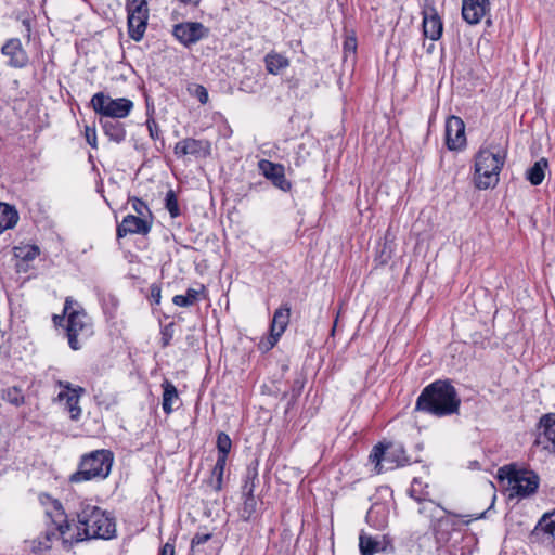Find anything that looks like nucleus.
Wrapping results in <instances>:
<instances>
[{
  "instance_id": "obj_33",
  "label": "nucleus",
  "mask_w": 555,
  "mask_h": 555,
  "mask_svg": "<svg viewBox=\"0 0 555 555\" xmlns=\"http://www.w3.org/2000/svg\"><path fill=\"white\" fill-rule=\"evenodd\" d=\"M258 482V469L256 466H248L242 486L243 494H254L256 485Z\"/></svg>"
},
{
  "instance_id": "obj_46",
  "label": "nucleus",
  "mask_w": 555,
  "mask_h": 555,
  "mask_svg": "<svg viewBox=\"0 0 555 555\" xmlns=\"http://www.w3.org/2000/svg\"><path fill=\"white\" fill-rule=\"evenodd\" d=\"M146 125H147V128H149L150 135L153 139L157 138L158 134H159V127L156 124V121L154 119H147Z\"/></svg>"
},
{
  "instance_id": "obj_16",
  "label": "nucleus",
  "mask_w": 555,
  "mask_h": 555,
  "mask_svg": "<svg viewBox=\"0 0 555 555\" xmlns=\"http://www.w3.org/2000/svg\"><path fill=\"white\" fill-rule=\"evenodd\" d=\"M531 539L540 540L555 548V509L541 517L531 533Z\"/></svg>"
},
{
  "instance_id": "obj_49",
  "label": "nucleus",
  "mask_w": 555,
  "mask_h": 555,
  "mask_svg": "<svg viewBox=\"0 0 555 555\" xmlns=\"http://www.w3.org/2000/svg\"><path fill=\"white\" fill-rule=\"evenodd\" d=\"M87 142L92 146V147H96V135H95V132L92 133V135H90L89 133H87Z\"/></svg>"
},
{
  "instance_id": "obj_13",
  "label": "nucleus",
  "mask_w": 555,
  "mask_h": 555,
  "mask_svg": "<svg viewBox=\"0 0 555 555\" xmlns=\"http://www.w3.org/2000/svg\"><path fill=\"white\" fill-rule=\"evenodd\" d=\"M211 145L207 140L186 138L176 143L173 153L177 157L192 155L195 157H207L210 155Z\"/></svg>"
},
{
  "instance_id": "obj_43",
  "label": "nucleus",
  "mask_w": 555,
  "mask_h": 555,
  "mask_svg": "<svg viewBox=\"0 0 555 555\" xmlns=\"http://www.w3.org/2000/svg\"><path fill=\"white\" fill-rule=\"evenodd\" d=\"M211 539V533H201V532H197L193 538H192V541H191V550L193 552L196 551V548L208 542L209 540Z\"/></svg>"
},
{
  "instance_id": "obj_40",
  "label": "nucleus",
  "mask_w": 555,
  "mask_h": 555,
  "mask_svg": "<svg viewBox=\"0 0 555 555\" xmlns=\"http://www.w3.org/2000/svg\"><path fill=\"white\" fill-rule=\"evenodd\" d=\"M130 201L132 209L138 214L137 217L146 218V215L151 216V211L145 202L138 197H132Z\"/></svg>"
},
{
  "instance_id": "obj_5",
  "label": "nucleus",
  "mask_w": 555,
  "mask_h": 555,
  "mask_svg": "<svg viewBox=\"0 0 555 555\" xmlns=\"http://www.w3.org/2000/svg\"><path fill=\"white\" fill-rule=\"evenodd\" d=\"M499 477L507 479L512 491L519 498H527L537 492L540 478L533 470L519 468L516 464L499 468Z\"/></svg>"
},
{
  "instance_id": "obj_8",
  "label": "nucleus",
  "mask_w": 555,
  "mask_h": 555,
  "mask_svg": "<svg viewBox=\"0 0 555 555\" xmlns=\"http://www.w3.org/2000/svg\"><path fill=\"white\" fill-rule=\"evenodd\" d=\"M127 23L129 37L139 42L142 40L149 20V7L146 0H127Z\"/></svg>"
},
{
  "instance_id": "obj_27",
  "label": "nucleus",
  "mask_w": 555,
  "mask_h": 555,
  "mask_svg": "<svg viewBox=\"0 0 555 555\" xmlns=\"http://www.w3.org/2000/svg\"><path fill=\"white\" fill-rule=\"evenodd\" d=\"M18 221V212L9 204L0 203V234L16 225Z\"/></svg>"
},
{
  "instance_id": "obj_51",
  "label": "nucleus",
  "mask_w": 555,
  "mask_h": 555,
  "mask_svg": "<svg viewBox=\"0 0 555 555\" xmlns=\"http://www.w3.org/2000/svg\"><path fill=\"white\" fill-rule=\"evenodd\" d=\"M68 304H69V301H68V299H67V300L65 301V308H64V309H65V311H67V310H68Z\"/></svg>"
},
{
  "instance_id": "obj_30",
  "label": "nucleus",
  "mask_w": 555,
  "mask_h": 555,
  "mask_svg": "<svg viewBox=\"0 0 555 555\" xmlns=\"http://www.w3.org/2000/svg\"><path fill=\"white\" fill-rule=\"evenodd\" d=\"M548 168L546 158H540L527 170V179L532 185H540L545 178V170Z\"/></svg>"
},
{
  "instance_id": "obj_1",
  "label": "nucleus",
  "mask_w": 555,
  "mask_h": 555,
  "mask_svg": "<svg viewBox=\"0 0 555 555\" xmlns=\"http://www.w3.org/2000/svg\"><path fill=\"white\" fill-rule=\"evenodd\" d=\"M70 525L76 533L70 534V542H82L91 539L111 540L116 535L115 518L101 507L89 501H80L74 512Z\"/></svg>"
},
{
  "instance_id": "obj_25",
  "label": "nucleus",
  "mask_w": 555,
  "mask_h": 555,
  "mask_svg": "<svg viewBox=\"0 0 555 555\" xmlns=\"http://www.w3.org/2000/svg\"><path fill=\"white\" fill-rule=\"evenodd\" d=\"M291 319V306L288 304L282 305L279 309L275 310L273 314V319L270 325V332L275 333V335L282 336Z\"/></svg>"
},
{
  "instance_id": "obj_44",
  "label": "nucleus",
  "mask_w": 555,
  "mask_h": 555,
  "mask_svg": "<svg viewBox=\"0 0 555 555\" xmlns=\"http://www.w3.org/2000/svg\"><path fill=\"white\" fill-rule=\"evenodd\" d=\"M172 325L173 324L170 323L167 326H165L164 330L162 331V346L163 347H167L172 339V335H173Z\"/></svg>"
},
{
  "instance_id": "obj_12",
  "label": "nucleus",
  "mask_w": 555,
  "mask_h": 555,
  "mask_svg": "<svg viewBox=\"0 0 555 555\" xmlns=\"http://www.w3.org/2000/svg\"><path fill=\"white\" fill-rule=\"evenodd\" d=\"M446 144L449 150L456 151L465 146V124L457 116H450L446 121Z\"/></svg>"
},
{
  "instance_id": "obj_42",
  "label": "nucleus",
  "mask_w": 555,
  "mask_h": 555,
  "mask_svg": "<svg viewBox=\"0 0 555 555\" xmlns=\"http://www.w3.org/2000/svg\"><path fill=\"white\" fill-rule=\"evenodd\" d=\"M280 337V335H275V333L270 332L269 337L266 340H261L259 343V349L262 351L271 350L276 345Z\"/></svg>"
},
{
  "instance_id": "obj_54",
  "label": "nucleus",
  "mask_w": 555,
  "mask_h": 555,
  "mask_svg": "<svg viewBox=\"0 0 555 555\" xmlns=\"http://www.w3.org/2000/svg\"><path fill=\"white\" fill-rule=\"evenodd\" d=\"M431 48H434V44H430V47H428V51H431Z\"/></svg>"
},
{
  "instance_id": "obj_37",
  "label": "nucleus",
  "mask_w": 555,
  "mask_h": 555,
  "mask_svg": "<svg viewBox=\"0 0 555 555\" xmlns=\"http://www.w3.org/2000/svg\"><path fill=\"white\" fill-rule=\"evenodd\" d=\"M244 495V503L242 507V517L245 520H249L250 517L256 512L257 507V501L255 499L254 494H243Z\"/></svg>"
},
{
  "instance_id": "obj_34",
  "label": "nucleus",
  "mask_w": 555,
  "mask_h": 555,
  "mask_svg": "<svg viewBox=\"0 0 555 555\" xmlns=\"http://www.w3.org/2000/svg\"><path fill=\"white\" fill-rule=\"evenodd\" d=\"M225 464L227 457H224L223 455L217 456V461L211 472L212 478L215 480L214 488L217 491H220L222 489Z\"/></svg>"
},
{
  "instance_id": "obj_50",
  "label": "nucleus",
  "mask_w": 555,
  "mask_h": 555,
  "mask_svg": "<svg viewBox=\"0 0 555 555\" xmlns=\"http://www.w3.org/2000/svg\"><path fill=\"white\" fill-rule=\"evenodd\" d=\"M486 516V512H482L478 515H474V516H470L469 519L463 521L464 525H468L469 522H472L473 520H477V519H481V518H485Z\"/></svg>"
},
{
  "instance_id": "obj_24",
  "label": "nucleus",
  "mask_w": 555,
  "mask_h": 555,
  "mask_svg": "<svg viewBox=\"0 0 555 555\" xmlns=\"http://www.w3.org/2000/svg\"><path fill=\"white\" fill-rule=\"evenodd\" d=\"M100 125L105 135L113 142L119 144L126 139L125 125L118 119L100 118Z\"/></svg>"
},
{
  "instance_id": "obj_48",
  "label": "nucleus",
  "mask_w": 555,
  "mask_h": 555,
  "mask_svg": "<svg viewBox=\"0 0 555 555\" xmlns=\"http://www.w3.org/2000/svg\"><path fill=\"white\" fill-rule=\"evenodd\" d=\"M356 49H357V42H356V39L354 38H351V39H348L345 41V44H344V50L346 52H352L354 53L356 52Z\"/></svg>"
},
{
  "instance_id": "obj_35",
  "label": "nucleus",
  "mask_w": 555,
  "mask_h": 555,
  "mask_svg": "<svg viewBox=\"0 0 555 555\" xmlns=\"http://www.w3.org/2000/svg\"><path fill=\"white\" fill-rule=\"evenodd\" d=\"M2 399L15 406H21L25 402L22 390L17 387H10L2 393Z\"/></svg>"
},
{
  "instance_id": "obj_7",
  "label": "nucleus",
  "mask_w": 555,
  "mask_h": 555,
  "mask_svg": "<svg viewBox=\"0 0 555 555\" xmlns=\"http://www.w3.org/2000/svg\"><path fill=\"white\" fill-rule=\"evenodd\" d=\"M95 114L104 119H121L129 116L133 109V102L126 98L112 99L109 95L98 92L90 101Z\"/></svg>"
},
{
  "instance_id": "obj_39",
  "label": "nucleus",
  "mask_w": 555,
  "mask_h": 555,
  "mask_svg": "<svg viewBox=\"0 0 555 555\" xmlns=\"http://www.w3.org/2000/svg\"><path fill=\"white\" fill-rule=\"evenodd\" d=\"M188 90L199 101L201 104H206L208 102V91L203 85H192Z\"/></svg>"
},
{
  "instance_id": "obj_29",
  "label": "nucleus",
  "mask_w": 555,
  "mask_h": 555,
  "mask_svg": "<svg viewBox=\"0 0 555 555\" xmlns=\"http://www.w3.org/2000/svg\"><path fill=\"white\" fill-rule=\"evenodd\" d=\"M421 507L418 508V513L424 517L428 518L430 525H435L437 518L443 514H448V509L442 507L440 504L435 503L433 500L427 498V501L420 502Z\"/></svg>"
},
{
  "instance_id": "obj_2",
  "label": "nucleus",
  "mask_w": 555,
  "mask_h": 555,
  "mask_svg": "<svg viewBox=\"0 0 555 555\" xmlns=\"http://www.w3.org/2000/svg\"><path fill=\"white\" fill-rule=\"evenodd\" d=\"M461 399L448 379H438L427 385L420 393L415 410L438 417L459 412Z\"/></svg>"
},
{
  "instance_id": "obj_36",
  "label": "nucleus",
  "mask_w": 555,
  "mask_h": 555,
  "mask_svg": "<svg viewBox=\"0 0 555 555\" xmlns=\"http://www.w3.org/2000/svg\"><path fill=\"white\" fill-rule=\"evenodd\" d=\"M165 207L168 210L171 218L180 216V207L178 204L177 195L173 190H169L165 197Z\"/></svg>"
},
{
  "instance_id": "obj_20",
  "label": "nucleus",
  "mask_w": 555,
  "mask_h": 555,
  "mask_svg": "<svg viewBox=\"0 0 555 555\" xmlns=\"http://www.w3.org/2000/svg\"><path fill=\"white\" fill-rule=\"evenodd\" d=\"M466 516L467 515L455 514L448 511V514L441 513L439 518H437L435 525H429V528L431 529L433 533L436 535L438 540L448 541L450 538V533L454 530H457V526L460 525V522L454 518Z\"/></svg>"
},
{
  "instance_id": "obj_14",
  "label": "nucleus",
  "mask_w": 555,
  "mask_h": 555,
  "mask_svg": "<svg viewBox=\"0 0 555 555\" xmlns=\"http://www.w3.org/2000/svg\"><path fill=\"white\" fill-rule=\"evenodd\" d=\"M1 53L8 57L7 65L12 68H25L29 56L17 38L9 39L1 48Z\"/></svg>"
},
{
  "instance_id": "obj_6",
  "label": "nucleus",
  "mask_w": 555,
  "mask_h": 555,
  "mask_svg": "<svg viewBox=\"0 0 555 555\" xmlns=\"http://www.w3.org/2000/svg\"><path fill=\"white\" fill-rule=\"evenodd\" d=\"M369 459L371 463L375 464L377 474L410 464V459L400 443H389L387 446L378 443L372 449Z\"/></svg>"
},
{
  "instance_id": "obj_10",
  "label": "nucleus",
  "mask_w": 555,
  "mask_h": 555,
  "mask_svg": "<svg viewBox=\"0 0 555 555\" xmlns=\"http://www.w3.org/2000/svg\"><path fill=\"white\" fill-rule=\"evenodd\" d=\"M53 505L55 509L59 512V515L61 517H64L62 520H55L53 519V524L55 527L53 529H48L43 535L38 537V550L40 551H47L50 550L52 546V542L59 538H63L64 542L70 541V535L66 538V535L72 530V525L69 519L64 515L63 507L61 503L55 500L53 502Z\"/></svg>"
},
{
  "instance_id": "obj_22",
  "label": "nucleus",
  "mask_w": 555,
  "mask_h": 555,
  "mask_svg": "<svg viewBox=\"0 0 555 555\" xmlns=\"http://www.w3.org/2000/svg\"><path fill=\"white\" fill-rule=\"evenodd\" d=\"M543 431L540 433L537 442L544 449L555 452V414L545 415L540 421Z\"/></svg>"
},
{
  "instance_id": "obj_45",
  "label": "nucleus",
  "mask_w": 555,
  "mask_h": 555,
  "mask_svg": "<svg viewBox=\"0 0 555 555\" xmlns=\"http://www.w3.org/2000/svg\"><path fill=\"white\" fill-rule=\"evenodd\" d=\"M162 298V289L157 284H152L151 286V299L155 305L160 304Z\"/></svg>"
},
{
  "instance_id": "obj_19",
  "label": "nucleus",
  "mask_w": 555,
  "mask_h": 555,
  "mask_svg": "<svg viewBox=\"0 0 555 555\" xmlns=\"http://www.w3.org/2000/svg\"><path fill=\"white\" fill-rule=\"evenodd\" d=\"M151 227L152 223L146 218L127 215L117 225V237L120 238L127 234L146 235L151 231Z\"/></svg>"
},
{
  "instance_id": "obj_38",
  "label": "nucleus",
  "mask_w": 555,
  "mask_h": 555,
  "mask_svg": "<svg viewBox=\"0 0 555 555\" xmlns=\"http://www.w3.org/2000/svg\"><path fill=\"white\" fill-rule=\"evenodd\" d=\"M231 447L232 441L229 435L223 431L219 433L217 436L218 456L223 455L224 457H228Z\"/></svg>"
},
{
  "instance_id": "obj_28",
  "label": "nucleus",
  "mask_w": 555,
  "mask_h": 555,
  "mask_svg": "<svg viewBox=\"0 0 555 555\" xmlns=\"http://www.w3.org/2000/svg\"><path fill=\"white\" fill-rule=\"evenodd\" d=\"M266 69L272 75H279L289 66V60L276 52H270L264 57Z\"/></svg>"
},
{
  "instance_id": "obj_18",
  "label": "nucleus",
  "mask_w": 555,
  "mask_h": 555,
  "mask_svg": "<svg viewBox=\"0 0 555 555\" xmlns=\"http://www.w3.org/2000/svg\"><path fill=\"white\" fill-rule=\"evenodd\" d=\"M59 386L65 388L67 391L60 392L57 399L60 401L65 400L66 408L70 414L73 421H78L81 415V408L79 406L80 395L85 391L83 388L77 387L72 388L68 382H59Z\"/></svg>"
},
{
  "instance_id": "obj_47",
  "label": "nucleus",
  "mask_w": 555,
  "mask_h": 555,
  "mask_svg": "<svg viewBox=\"0 0 555 555\" xmlns=\"http://www.w3.org/2000/svg\"><path fill=\"white\" fill-rule=\"evenodd\" d=\"M158 555H175V543L168 541L159 550Z\"/></svg>"
},
{
  "instance_id": "obj_3",
  "label": "nucleus",
  "mask_w": 555,
  "mask_h": 555,
  "mask_svg": "<svg viewBox=\"0 0 555 555\" xmlns=\"http://www.w3.org/2000/svg\"><path fill=\"white\" fill-rule=\"evenodd\" d=\"M506 153L500 146L480 149L475 162V184L479 190L495 186Z\"/></svg>"
},
{
  "instance_id": "obj_31",
  "label": "nucleus",
  "mask_w": 555,
  "mask_h": 555,
  "mask_svg": "<svg viewBox=\"0 0 555 555\" xmlns=\"http://www.w3.org/2000/svg\"><path fill=\"white\" fill-rule=\"evenodd\" d=\"M205 291L202 285L201 289L188 288L185 295H176L172 298V302L179 307H191L199 300L201 294Z\"/></svg>"
},
{
  "instance_id": "obj_9",
  "label": "nucleus",
  "mask_w": 555,
  "mask_h": 555,
  "mask_svg": "<svg viewBox=\"0 0 555 555\" xmlns=\"http://www.w3.org/2000/svg\"><path fill=\"white\" fill-rule=\"evenodd\" d=\"M66 331L68 345L73 350H79L93 333L92 323L85 311L68 313Z\"/></svg>"
},
{
  "instance_id": "obj_21",
  "label": "nucleus",
  "mask_w": 555,
  "mask_h": 555,
  "mask_svg": "<svg viewBox=\"0 0 555 555\" xmlns=\"http://www.w3.org/2000/svg\"><path fill=\"white\" fill-rule=\"evenodd\" d=\"M423 34L426 38L437 41L442 36L443 23L434 7L423 11Z\"/></svg>"
},
{
  "instance_id": "obj_11",
  "label": "nucleus",
  "mask_w": 555,
  "mask_h": 555,
  "mask_svg": "<svg viewBox=\"0 0 555 555\" xmlns=\"http://www.w3.org/2000/svg\"><path fill=\"white\" fill-rule=\"evenodd\" d=\"M209 29L199 22H182L172 28V35L184 47H191L208 36Z\"/></svg>"
},
{
  "instance_id": "obj_53",
  "label": "nucleus",
  "mask_w": 555,
  "mask_h": 555,
  "mask_svg": "<svg viewBox=\"0 0 555 555\" xmlns=\"http://www.w3.org/2000/svg\"><path fill=\"white\" fill-rule=\"evenodd\" d=\"M431 48H434V44H430V47H428V51H431Z\"/></svg>"
},
{
  "instance_id": "obj_23",
  "label": "nucleus",
  "mask_w": 555,
  "mask_h": 555,
  "mask_svg": "<svg viewBox=\"0 0 555 555\" xmlns=\"http://www.w3.org/2000/svg\"><path fill=\"white\" fill-rule=\"evenodd\" d=\"M387 543L385 537H372L362 532L359 537V548L361 555H374L386 551Z\"/></svg>"
},
{
  "instance_id": "obj_41",
  "label": "nucleus",
  "mask_w": 555,
  "mask_h": 555,
  "mask_svg": "<svg viewBox=\"0 0 555 555\" xmlns=\"http://www.w3.org/2000/svg\"><path fill=\"white\" fill-rule=\"evenodd\" d=\"M39 248L35 245H31L24 249L18 248V253L16 255L24 260H33L39 255Z\"/></svg>"
},
{
  "instance_id": "obj_15",
  "label": "nucleus",
  "mask_w": 555,
  "mask_h": 555,
  "mask_svg": "<svg viewBox=\"0 0 555 555\" xmlns=\"http://www.w3.org/2000/svg\"><path fill=\"white\" fill-rule=\"evenodd\" d=\"M258 168L275 188L284 192L291 190L292 183L285 178V168L283 165L272 163L268 159H261L258 162Z\"/></svg>"
},
{
  "instance_id": "obj_55",
  "label": "nucleus",
  "mask_w": 555,
  "mask_h": 555,
  "mask_svg": "<svg viewBox=\"0 0 555 555\" xmlns=\"http://www.w3.org/2000/svg\"><path fill=\"white\" fill-rule=\"evenodd\" d=\"M431 48H434V44H430V47H428V51H431Z\"/></svg>"
},
{
  "instance_id": "obj_52",
  "label": "nucleus",
  "mask_w": 555,
  "mask_h": 555,
  "mask_svg": "<svg viewBox=\"0 0 555 555\" xmlns=\"http://www.w3.org/2000/svg\"><path fill=\"white\" fill-rule=\"evenodd\" d=\"M179 1L182 3H185V4L192 2V0H179Z\"/></svg>"
},
{
  "instance_id": "obj_32",
  "label": "nucleus",
  "mask_w": 555,
  "mask_h": 555,
  "mask_svg": "<svg viewBox=\"0 0 555 555\" xmlns=\"http://www.w3.org/2000/svg\"><path fill=\"white\" fill-rule=\"evenodd\" d=\"M427 488V483H423L421 478L415 477L412 480L411 487L409 489V494L416 502L427 501V498L429 495Z\"/></svg>"
},
{
  "instance_id": "obj_26",
  "label": "nucleus",
  "mask_w": 555,
  "mask_h": 555,
  "mask_svg": "<svg viewBox=\"0 0 555 555\" xmlns=\"http://www.w3.org/2000/svg\"><path fill=\"white\" fill-rule=\"evenodd\" d=\"M163 402L162 408L165 414H170L175 410V403L179 401L178 390L176 386L168 379L162 383Z\"/></svg>"
},
{
  "instance_id": "obj_4",
  "label": "nucleus",
  "mask_w": 555,
  "mask_h": 555,
  "mask_svg": "<svg viewBox=\"0 0 555 555\" xmlns=\"http://www.w3.org/2000/svg\"><path fill=\"white\" fill-rule=\"evenodd\" d=\"M114 462L113 452L101 449L82 455L78 470L70 475L69 481L73 483L104 480L108 477Z\"/></svg>"
},
{
  "instance_id": "obj_17",
  "label": "nucleus",
  "mask_w": 555,
  "mask_h": 555,
  "mask_svg": "<svg viewBox=\"0 0 555 555\" xmlns=\"http://www.w3.org/2000/svg\"><path fill=\"white\" fill-rule=\"evenodd\" d=\"M490 0H462V17L476 25L490 11Z\"/></svg>"
}]
</instances>
